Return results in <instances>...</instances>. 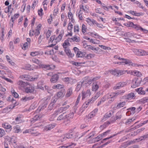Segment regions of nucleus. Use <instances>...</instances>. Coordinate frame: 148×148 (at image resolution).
I'll return each mask as SVG.
<instances>
[{"label":"nucleus","mask_w":148,"mask_h":148,"mask_svg":"<svg viewBox=\"0 0 148 148\" xmlns=\"http://www.w3.org/2000/svg\"><path fill=\"white\" fill-rule=\"evenodd\" d=\"M40 119V117L38 115H35L33 118L31 119V122L34 123L35 121L38 120Z\"/></svg>","instance_id":"ea45409f"},{"label":"nucleus","mask_w":148,"mask_h":148,"mask_svg":"<svg viewBox=\"0 0 148 148\" xmlns=\"http://www.w3.org/2000/svg\"><path fill=\"white\" fill-rule=\"evenodd\" d=\"M35 90L34 88L32 86H30L25 89V91L27 93H33Z\"/></svg>","instance_id":"2eb2a0df"},{"label":"nucleus","mask_w":148,"mask_h":148,"mask_svg":"<svg viewBox=\"0 0 148 148\" xmlns=\"http://www.w3.org/2000/svg\"><path fill=\"white\" fill-rule=\"evenodd\" d=\"M110 130H108L106 131L103 132V133L101 134V135L102 137H103L106 136L110 132Z\"/></svg>","instance_id":"6e6d98bb"},{"label":"nucleus","mask_w":148,"mask_h":148,"mask_svg":"<svg viewBox=\"0 0 148 148\" xmlns=\"http://www.w3.org/2000/svg\"><path fill=\"white\" fill-rule=\"evenodd\" d=\"M63 85L60 84H58L56 85H54L53 86V89L57 88L60 89L63 88Z\"/></svg>","instance_id":"c03bdc74"},{"label":"nucleus","mask_w":148,"mask_h":148,"mask_svg":"<svg viewBox=\"0 0 148 148\" xmlns=\"http://www.w3.org/2000/svg\"><path fill=\"white\" fill-rule=\"evenodd\" d=\"M133 27L136 30H141V29H142V28L138 25H134V24Z\"/></svg>","instance_id":"4d7b16f0"},{"label":"nucleus","mask_w":148,"mask_h":148,"mask_svg":"<svg viewBox=\"0 0 148 148\" xmlns=\"http://www.w3.org/2000/svg\"><path fill=\"white\" fill-rule=\"evenodd\" d=\"M132 73L134 75L137 76L138 77H140L142 75L140 71H134Z\"/></svg>","instance_id":"58836bf2"},{"label":"nucleus","mask_w":148,"mask_h":148,"mask_svg":"<svg viewBox=\"0 0 148 148\" xmlns=\"http://www.w3.org/2000/svg\"><path fill=\"white\" fill-rule=\"evenodd\" d=\"M90 92L89 89H87L86 91H83L82 93V99H84L86 97L90 96Z\"/></svg>","instance_id":"6e6552de"},{"label":"nucleus","mask_w":148,"mask_h":148,"mask_svg":"<svg viewBox=\"0 0 148 148\" xmlns=\"http://www.w3.org/2000/svg\"><path fill=\"white\" fill-rule=\"evenodd\" d=\"M5 134V131L2 129L0 128V138L3 137Z\"/></svg>","instance_id":"e2e57ef3"},{"label":"nucleus","mask_w":148,"mask_h":148,"mask_svg":"<svg viewBox=\"0 0 148 148\" xmlns=\"http://www.w3.org/2000/svg\"><path fill=\"white\" fill-rule=\"evenodd\" d=\"M136 91L139 94L144 95L145 94V92L143 90L142 88H139L136 89Z\"/></svg>","instance_id":"e433bc0d"},{"label":"nucleus","mask_w":148,"mask_h":148,"mask_svg":"<svg viewBox=\"0 0 148 148\" xmlns=\"http://www.w3.org/2000/svg\"><path fill=\"white\" fill-rule=\"evenodd\" d=\"M41 83L40 82H39L38 83V85L36 86V88L40 89L42 90H43L44 88L41 86Z\"/></svg>","instance_id":"0e129e2a"},{"label":"nucleus","mask_w":148,"mask_h":148,"mask_svg":"<svg viewBox=\"0 0 148 148\" xmlns=\"http://www.w3.org/2000/svg\"><path fill=\"white\" fill-rule=\"evenodd\" d=\"M64 51L69 58H72L74 56V53H71L69 48L65 49Z\"/></svg>","instance_id":"ddd939ff"},{"label":"nucleus","mask_w":148,"mask_h":148,"mask_svg":"<svg viewBox=\"0 0 148 148\" xmlns=\"http://www.w3.org/2000/svg\"><path fill=\"white\" fill-rule=\"evenodd\" d=\"M88 77V78H89V77ZM100 76H98L95 77L93 78H90L89 79H88H88H87V80H88L87 81V83L88 84H91V83H92V81H96V80H98L100 78ZM85 81H86V80H85Z\"/></svg>","instance_id":"9b49d317"},{"label":"nucleus","mask_w":148,"mask_h":148,"mask_svg":"<svg viewBox=\"0 0 148 148\" xmlns=\"http://www.w3.org/2000/svg\"><path fill=\"white\" fill-rule=\"evenodd\" d=\"M125 25L128 27H133L134 24L132 22H129L127 23L124 24Z\"/></svg>","instance_id":"680f3d73"},{"label":"nucleus","mask_w":148,"mask_h":148,"mask_svg":"<svg viewBox=\"0 0 148 148\" xmlns=\"http://www.w3.org/2000/svg\"><path fill=\"white\" fill-rule=\"evenodd\" d=\"M40 27L41 26L40 24L38 25L36 27L35 32L34 33V34L36 36H38L40 34V32L39 30L40 29Z\"/></svg>","instance_id":"72a5a7b5"},{"label":"nucleus","mask_w":148,"mask_h":148,"mask_svg":"<svg viewBox=\"0 0 148 148\" xmlns=\"http://www.w3.org/2000/svg\"><path fill=\"white\" fill-rule=\"evenodd\" d=\"M63 93L62 91H60L57 92L56 96L58 98L63 96Z\"/></svg>","instance_id":"774afa93"},{"label":"nucleus","mask_w":148,"mask_h":148,"mask_svg":"<svg viewBox=\"0 0 148 148\" xmlns=\"http://www.w3.org/2000/svg\"><path fill=\"white\" fill-rule=\"evenodd\" d=\"M62 112V108L60 107L58 108L57 110L55 111L54 114L57 115L59 113H61Z\"/></svg>","instance_id":"8fccbe9b"},{"label":"nucleus","mask_w":148,"mask_h":148,"mask_svg":"<svg viewBox=\"0 0 148 148\" xmlns=\"http://www.w3.org/2000/svg\"><path fill=\"white\" fill-rule=\"evenodd\" d=\"M14 132L15 133H18L21 132V129L20 126L18 125H16L14 127Z\"/></svg>","instance_id":"473e14b6"},{"label":"nucleus","mask_w":148,"mask_h":148,"mask_svg":"<svg viewBox=\"0 0 148 148\" xmlns=\"http://www.w3.org/2000/svg\"><path fill=\"white\" fill-rule=\"evenodd\" d=\"M102 138V137L101 135L100 134L95 138H94L93 139V140L94 141V142H98Z\"/></svg>","instance_id":"de8ad7c7"},{"label":"nucleus","mask_w":148,"mask_h":148,"mask_svg":"<svg viewBox=\"0 0 148 148\" xmlns=\"http://www.w3.org/2000/svg\"><path fill=\"white\" fill-rule=\"evenodd\" d=\"M135 97L136 96L132 92L125 95V99L128 100L134 99Z\"/></svg>","instance_id":"9d476101"},{"label":"nucleus","mask_w":148,"mask_h":148,"mask_svg":"<svg viewBox=\"0 0 148 148\" xmlns=\"http://www.w3.org/2000/svg\"><path fill=\"white\" fill-rule=\"evenodd\" d=\"M33 99V97H23L22 99V100L23 101H26L28 100H29L31 99Z\"/></svg>","instance_id":"a19ab883"},{"label":"nucleus","mask_w":148,"mask_h":148,"mask_svg":"<svg viewBox=\"0 0 148 148\" xmlns=\"http://www.w3.org/2000/svg\"><path fill=\"white\" fill-rule=\"evenodd\" d=\"M20 77L24 80L28 81L31 79V76L29 75H24L21 76Z\"/></svg>","instance_id":"2f4dec72"},{"label":"nucleus","mask_w":148,"mask_h":148,"mask_svg":"<svg viewBox=\"0 0 148 148\" xmlns=\"http://www.w3.org/2000/svg\"><path fill=\"white\" fill-rule=\"evenodd\" d=\"M11 108L10 107H7L3 110L2 112L4 113L8 112Z\"/></svg>","instance_id":"13d9d810"},{"label":"nucleus","mask_w":148,"mask_h":148,"mask_svg":"<svg viewBox=\"0 0 148 148\" xmlns=\"http://www.w3.org/2000/svg\"><path fill=\"white\" fill-rule=\"evenodd\" d=\"M142 81V79L140 78H135L132 81L131 87L133 88H135L139 86Z\"/></svg>","instance_id":"f03ea898"},{"label":"nucleus","mask_w":148,"mask_h":148,"mask_svg":"<svg viewBox=\"0 0 148 148\" xmlns=\"http://www.w3.org/2000/svg\"><path fill=\"white\" fill-rule=\"evenodd\" d=\"M59 78V76L57 74H55L52 76L50 79L51 82L53 83H55L57 82Z\"/></svg>","instance_id":"4468645a"},{"label":"nucleus","mask_w":148,"mask_h":148,"mask_svg":"<svg viewBox=\"0 0 148 148\" xmlns=\"http://www.w3.org/2000/svg\"><path fill=\"white\" fill-rule=\"evenodd\" d=\"M6 58H7V61L9 62V63L11 64L12 66H14L15 64L14 62H12V61L11 60V59L10 58V57L8 56L7 55L6 56Z\"/></svg>","instance_id":"5fc2aeb1"},{"label":"nucleus","mask_w":148,"mask_h":148,"mask_svg":"<svg viewBox=\"0 0 148 148\" xmlns=\"http://www.w3.org/2000/svg\"><path fill=\"white\" fill-rule=\"evenodd\" d=\"M132 50L136 55L139 56L148 55V52L145 51L142 49H133Z\"/></svg>","instance_id":"f257e3e1"},{"label":"nucleus","mask_w":148,"mask_h":148,"mask_svg":"<svg viewBox=\"0 0 148 148\" xmlns=\"http://www.w3.org/2000/svg\"><path fill=\"white\" fill-rule=\"evenodd\" d=\"M99 86L97 82H95L92 83V90L93 91H96L99 88Z\"/></svg>","instance_id":"6ab92c4d"},{"label":"nucleus","mask_w":148,"mask_h":148,"mask_svg":"<svg viewBox=\"0 0 148 148\" xmlns=\"http://www.w3.org/2000/svg\"><path fill=\"white\" fill-rule=\"evenodd\" d=\"M86 62L87 64L90 66H93L95 65V63L93 61H88Z\"/></svg>","instance_id":"79ce46f5"},{"label":"nucleus","mask_w":148,"mask_h":148,"mask_svg":"<svg viewBox=\"0 0 148 148\" xmlns=\"http://www.w3.org/2000/svg\"><path fill=\"white\" fill-rule=\"evenodd\" d=\"M19 16V14H15L13 16L11 17V20H12V25H13V23L14 20L17 18Z\"/></svg>","instance_id":"37998d69"},{"label":"nucleus","mask_w":148,"mask_h":148,"mask_svg":"<svg viewBox=\"0 0 148 148\" xmlns=\"http://www.w3.org/2000/svg\"><path fill=\"white\" fill-rule=\"evenodd\" d=\"M114 112L110 110L108 112H107L104 115L103 119L106 118H108L113 115Z\"/></svg>","instance_id":"b1692460"},{"label":"nucleus","mask_w":148,"mask_h":148,"mask_svg":"<svg viewBox=\"0 0 148 148\" xmlns=\"http://www.w3.org/2000/svg\"><path fill=\"white\" fill-rule=\"evenodd\" d=\"M110 124V123L109 121H107L106 122L104 123L101 125L100 126V127L102 129H103L105 128H106L107 126L109 125Z\"/></svg>","instance_id":"c9c22d12"},{"label":"nucleus","mask_w":148,"mask_h":148,"mask_svg":"<svg viewBox=\"0 0 148 148\" xmlns=\"http://www.w3.org/2000/svg\"><path fill=\"white\" fill-rule=\"evenodd\" d=\"M79 31V27L78 25H75L74 27V32L78 33Z\"/></svg>","instance_id":"603ef678"},{"label":"nucleus","mask_w":148,"mask_h":148,"mask_svg":"<svg viewBox=\"0 0 148 148\" xmlns=\"http://www.w3.org/2000/svg\"><path fill=\"white\" fill-rule=\"evenodd\" d=\"M95 56V54L89 53L87 54L86 56H85V58L88 59H90L94 57Z\"/></svg>","instance_id":"a18cd8bd"},{"label":"nucleus","mask_w":148,"mask_h":148,"mask_svg":"<svg viewBox=\"0 0 148 148\" xmlns=\"http://www.w3.org/2000/svg\"><path fill=\"white\" fill-rule=\"evenodd\" d=\"M126 104L125 101H122L118 103L117 106L116 107V109H118L123 107Z\"/></svg>","instance_id":"c756f323"},{"label":"nucleus","mask_w":148,"mask_h":148,"mask_svg":"<svg viewBox=\"0 0 148 148\" xmlns=\"http://www.w3.org/2000/svg\"><path fill=\"white\" fill-rule=\"evenodd\" d=\"M119 133H118L117 134H114L111 135L110 136L108 137L105 138L103 140V141H102L101 142L103 143L104 141L113 137H114L116 136L118 134H119Z\"/></svg>","instance_id":"09e8293b"},{"label":"nucleus","mask_w":148,"mask_h":148,"mask_svg":"<svg viewBox=\"0 0 148 148\" xmlns=\"http://www.w3.org/2000/svg\"><path fill=\"white\" fill-rule=\"evenodd\" d=\"M58 98L56 96H55L53 97L51 103H53V104H54L58 100Z\"/></svg>","instance_id":"69168bd1"},{"label":"nucleus","mask_w":148,"mask_h":148,"mask_svg":"<svg viewBox=\"0 0 148 148\" xmlns=\"http://www.w3.org/2000/svg\"><path fill=\"white\" fill-rule=\"evenodd\" d=\"M121 60H123L122 62H121V63H125V64H129L130 65V63H132L131 62H130V60L128 59L123 58H121Z\"/></svg>","instance_id":"4c0bfd02"},{"label":"nucleus","mask_w":148,"mask_h":148,"mask_svg":"<svg viewBox=\"0 0 148 148\" xmlns=\"http://www.w3.org/2000/svg\"><path fill=\"white\" fill-rule=\"evenodd\" d=\"M86 55V52L84 51H79L76 53V56L78 58L84 57Z\"/></svg>","instance_id":"412c9836"},{"label":"nucleus","mask_w":148,"mask_h":148,"mask_svg":"<svg viewBox=\"0 0 148 148\" xmlns=\"http://www.w3.org/2000/svg\"><path fill=\"white\" fill-rule=\"evenodd\" d=\"M31 61H32L34 63H36L38 64L39 65V64H41L40 61L39 60H38L36 58H32Z\"/></svg>","instance_id":"49530a36"},{"label":"nucleus","mask_w":148,"mask_h":148,"mask_svg":"<svg viewBox=\"0 0 148 148\" xmlns=\"http://www.w3.org/2000/svg\"><path fill=\"white\" fill-rule=\"evenodd\" d=\"M69 40L71 42L72 41H75L77 42H79V38H77L75 36L72 38H69Z\"/></svg>","instance_id":"f704fd0d"},{"label":"nucleus","mask_w":148,"mask_h":148,"mask_svg":"<svg viewBox=\"0 0 148 148\" xmlns=\"http://www.w3.org/2000/svg\"><path fill=\"white\" fill-rule=\"evenodd\" d=\"M39 66L40 68L45 69L46 70H53L55 68V66L54 65H51L41 63L39 64Z\"/></svg>","instance_id":"7ed1b4c3"},{"label":"nucleus","mask_w":148,"mask_h":148,"mask_svg":"<svg viewBox=\"0 0 148 148\" xmlns=\"http://www.w3.org/2000/svg\"><path fill=\"white\" fill-rule=\"evenodd\" d=\"M64 33V31L63 30H62L60 32L58 36L56 37V38L55 40V41L56 42H58L60 41L62 39V36L63 35Z\"/></svg>","instance_id":"dca6fc26"},{"label":"nucleus","mask_w":148,"mask_h":148,"mask_svg":"<svg viewBox=\"0 0 148 148\" xmlns=\"http://www.w3.org/2000/svg\"><path fill=\"white\" fill-rule=\"evenodd\" d=\"M69 38L66 40H65L64 42L63 43L62 46L64 48V50L65 49H66L67 48H69L68 46L70 45V44L69 42Z\"/></svg>","instance_id":"bb28decb"},{"label":"nucleus","mask_w":148,"mask_h":148,"mask_svg":"<svg viewBox=\"0 0 148 148\" xmlns=\"http://www.w3.org/2000/svg\"><path fill=\"white\" fill-rule=\"evenodd\" d=\"M125 71L123 70H115L111 71V73L113 75H116L117 76H119L121 75H122L125 74Z\"/></svg>","instance_id":"20e7f679"},{"label":"nucleus","mask_w":148,"mask_h":148,"mask_svg":"<svg viewBox=\"0 0 148 148\" xmlns=\"http://www.w3.org/2000/svg\"><path fill=\"white\" fill-rule=\"evenodd\" d=\"M98 109H95L93 111L90 113L88 115V117L89 118H91L95 116L96 113L97 112Z\"/></svg>","instance_id":"5701e85b"},{"label":"nucleus","mask_w":148,"mask_h":148,"mask_svg":"<svg viewBox=\"0 0 148 148\" xmlns=\"http://www.w3.org/2000/svg\"><path fill=\"white\" fill-rule=\"evenodd\" d=\"M73 25L71 24V22H70L69 23L68 26V29L70 32L71 31V30L73 28Z\"/></svg>","instance_id":"338daca9"},{"label":"nucleus","mask_w":148,"mask_h":148,"mask_svg":"<svg viewBox=\"0 0 148 148\" xmlns=\"http://www.w3.org/2000/svg\"><path fill=\"white\" fill-rule=\"evenodd\" d=\"M66 119H67L66 114H65V113H63L58 117L57 120L58 121H61L64 120Z\"/></svg>","instance_id":"a211bd4d"},{"label":"nucleus","mask_w":148,"mask_h":148,"mask_svg":"<svg viewBox=\"0 0 148 148\" xmlns=\"http://www.w3.org/2000/svg\"><path fill=\"white\" fill-rule=\"evenodd\" d=\"M22 116L21 115H18L15 119V121L17 123H21L22 121Z\"/></svg>","instance_id":"7c9ffc66"},{"label":"nucleus","mask_w":148,"mask_h":148,"mask_svg":"<svg viewBox=\"0 0 148 148\" xmlns=\"http://www.w3.org/2000/svg\"><path fill=\"white\" fill-rule=\"evenodd\" d=\"M88 77H85L83 79V81L81 82L80 81L78 83L75 89V91L77 92L79 91L80 89L82 87L83 84L85 82H86V80L87 79Z\"/></svg>","instance_id":"0eeeda50"},{"label":"nucleus","mask_w":148,"mask_h":148,"mask_svg":"<svg viewBox=\"0 0 148 148\" xmlns=\"http://www.w3.org/2000/svg\"><path fill=\"white\" fill-rule=\"evenodd\" d=\"M73 93V89L72 87L69 88L67 90L66 93L65 95L66 97H69L71 96Z\"/></svg>","instance_id":"a878e982"},{"label":"nucleus","mask_w":148,"mask_h":148,"mask_svg":"<svg viewBox=\"0 0 148 148\" xmlns=\"http://www.w3.org/2000/svg\"><path fill=\"white\" fill-rule=\"evenodd\" d=\"M82 32L83 34H84L86 32L87 28L86 26L84 24L82 25Z\"/></svg>","instance_id":"864d4df0"},{"label":"nucleus","mask_w":148,"mask_h":148,"mask_svg":"<svg viewBox=\"0 0 148 148\" xmlns=\"http://www.w3.org/2000/svg\"><path fill=\"white\" fill-rule=\"evenodd\" d=\"M73 134L72 133L67 134L66 135V137L63 138V140H62V141L66 140V138H72L74 137Z\"/></svg>","instance_id":"c85d7f7f"},{"label":"nucleus","mask_w":148,"mask_h":148,"mask_svg":"<svg viewBox=\"0 0 148 148\" xmlns=\"http://www.w3.org/2000/svg\"><path fill=\"white\" fill-rule=\"evenodd\" d=\"M127 84L126 82H120L116 84L115 86H114L113 89L114 90L120 89L121 87H123Z\"/></svg>","instance_id":"39448f33"},{"label":"nucleus","mask_w":148,"mask_h":148,"mask_svg":"<svg viewBox=\"0 0 148 148\" xmlns=\"http://www.w3.org/2000/svg\"><path fill=\"white\" fill-rule=\"evenodd\" d=\"M2 126L4 128L8 130V132H10L12 129L11 126L9 123H5L2 124Z\"/></svg>","instance_id":"aec40b11"},{"label":"nucleus","mask_w":148,"mask_h":148,"mask_svg":"<svg viewBox=\"0 0 148 148\" xmlns=\"http://www.w3.org/2000/svg\"><path fill=\"white\" fill-rule=\"evenodd\" d=\"M17 84L19 86L23 88H24L28 84L27 82H23L21 80L18 81L17 82Z\"/></svg>","instance_id":"f8f14e48"},{"label":"nucleus","mask_w":148,"mask_h":148,"mask_svg":"<svg viewBox=\"0 0 148 148\" xmlns=\"http://www.w3.org/2000/svg\"><path fill=\"white\" fill-rule=\"evenodd\" d=\"M125 92V90H122V91H120L119 92H115L114 93H112V97H114V98L116 97L117 96L119 95H122Z\"/></svg>","instance_id":"4be33fe9"},{"label":"nucleus","mask_w":148,"mask_h":148,"mask_svg":"<svg viewBox=\"0 0 148 148\" xmlns=\"http://www.w3.org/2000/svg\"><path fill=\"white\" fill-rule=\"evenodd\" d=\"M86 21L90 26H92L95 23H96V21L93 19H91L89 18H87Z\"/></svg>","instance_id":"cd10ccee"},{"label":"nucleus","mask_w":148,"mask_h":148,"mask_svg":"<svg viewBox=\"0 0 148 148\" xmlns=\"http://www.w3.org/2000/svg\"><path fill=\"white\" fill-rule=\"evenodd\" d=\"M82 14L83 13L81 12V10H80L78 13V17H79V19L80 20H82L83 19Z\"/></svg>","instance_id":"bf43d9fd"},{"label":"nucleus","mask_w":148,"mask_h":148,"mask_svg":"<svg viewBox=\"0 0 148 148\" xmlns=\"http://www.w3.org/2000/svg\"><path fill=\"white\" fill-rule=\"evenodd\" d=\"M135 120V119L133 118L129 119H128L125 123L126 125H129L131 122L134 121Z\"/></svg>","instance_id":"3c124183"},{"label":"nucleus","mask_w":148,"mask_h":148,"mask_svg":"<svg viewBox=\"0 0 148 148\" xmlns=\"http://www.w3.org/2000/svg\"><path fill=\"white\" fill-rule=\"evenodd\" d=\"M122 117L121 113L120 112H118L116 113L115 117H112L111 120L112 121L114 122L117 119H120Z\"/></svg>","instance_id":"1a4fd4ad"},{"label":"nucleus","mask_w":148,"mask_h":148,"mask_svg":"<svg viewBox=\"0 0 148 148\" xmlns=\"http://www.w3.org/2000/svg\"><path fill=\"white\" fill-rule=\"evenodd\" d=\"M74 114V112H72L70 113L69 114H66V117H67V119L68 118H73Z\"/></svg>","instance_id":"052dcab7"},{"label":"nucleus","mask_w":148,"mask_h":148,"mask_svg":"<svg viewBox=\"0 0 148 148\" xmlns=\"http://www.w3.org/2000/svg\"><path fill=\"white\" fill-rule=\"evenodd\" d=\"M80 10H83L85 13H88V7L87 6H84L82 5H79Z\"/></svg>","instance_id":"f3484780"},{"label":"nucleus","mask_w":148,"mask_h":148,"mask_svg":"<svg viewBox=\"0 0 148 148\" xmlns=\"http://www.w3.org/2000/svg\"><path fill=\"white\" fill-rule=\"evenodd\" d=\"M43 54L42 51H36L31 52L30 55L32 56H34L37 55H42Z\"/></svg>","instance_id":"393cba45"},{"label":"nucleus","mask_w":148,"mask_h":148,"mask_svg":"<svg viewBox=\"0 0 148 148\" xmlns=\"http://www.w3.org/2000/svg\"><path fill=\"white\" fill-rule=\"evenodd\" d=\"M56 125V124L54 123L48 125L44 127L43 130L45 131L51 130L54 128Z\"/></svg>","instance_id":"423d86ee"}]
</instances>
